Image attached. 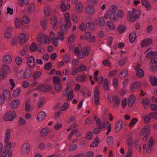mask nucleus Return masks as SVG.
<instances>
[{
	"instance_id": "obj_1",
	"label": "nucleus",
	"mask_w": 157,
	"mask_h": 157,
	"mask_svg": "<svg viewBox=\"0 0 157 157\" xmlns=\"http://www.w3.org/2000/svg\"><path fill=\"white\" fill-rule=\"evenodd\" d=\"M140 15V11L138 10H133V13L132 14L131 11H128L127 14V20L128 21L133 22L138 19Z\"/></svg>"
},
{
	"instance_id": "obj_2",
	"label": "nucleus",
	"mask_w": 157,
	"mask_h": 157,
	"mask_svg": "<svg viewBox=\"0 0 157 157\" xmlns=\"http://www.w3.org/2000/svg\"><path fill=\"white\" fill-rule=\"evenodd\" d=\"M150 70L152 72H155L157 71V57L156 56L153 57L151 59L149 62Z\"/></svg>"
},
{
	"instance_id": "obj_3",
	"label": "nucleus",
	"mask_w": 157,
	"mask_h": 157,
	"mask_svg": "<svg viewBox=\"0 0 157 157\" xmlns=\"http://www.w3.org/2000/svg\"><path fill=\"white\" fill-rule=\"evenodd\" d=\"M104 18L105 19H107L108 17L109 19L113 21L117 22L119 20L118 16L116 13H111L109 11H107L105 15Z\"/></svg>"
},
{
	"instance_id": "obj_4",
	"label": "nucleus",
	"mask_w": 157,
	"mask_h": 157,
	"mask_svg": "<svg viewBox=\"0 0 157 157\" xmlns=\"http://www.w3.org/2000/svg\"><path fill=\"white\" fill-rule=\"evenodd\" d=\"M52 89L50 86L43 84L39 85L36 88L37 90L43 92L49 91L51 90Z\"/></svg>"
},
{
	"instance_id": "obj_5",
	"label": "nucleus",
	"mask_w": 157,
	"mask_h": 157,
	"mask_svg": "<svg viewBox=\"0 0 157 157\" xmlns=\"http://www.w3.org/2000/svg\"><path fill=\"white\" fill-rule=\"evenodd\" d=\"M16 117V114L14 111H10L7 112L4 116L6 121H9L13 120Z\"/></svg>"
},
{
	"instance_id": "obj_6",
	"label": "nucleus",
	"mask_w": 157,
	"mask_h": 157,
	"mask_svg": "<svg viewBox=\"0 0 157 157\" xmlns=\"http://www.w3.org/2000/svg\"><path fill=\"white\" fill-rule=\"evenodd\" d=\"M94 102L96 105L99 104L100 92L99 90V87L96 86L95 87L94 90Z\"/></svg>"
},
{
	"instance_id": "obj_7",
	"label": "nucleus",
	"mask_w": 157,
	"mask_h": 157,
	"mask_svg": "<svg viewBox=\"0 0 157 157\" xmlns=\"http://www.w3.org/2000/svg\"><path fill=\"white\" fill-rule=\"evenodd\" d=\"M30 146L28 143H25L23 144L21 148V152L24 155L29 153L30 150Z\"/></svg>"
},
{
	"instance_id": "obj_8",
	"label": "nucleus",
	"mask_w": 157,
	"mask_h": 157,
	"mask_svg": "<svg viewBox=\"0 0 157 157\" xmlns=\"http://www.w3.org/2000/svg\"><path fill=\"white\" fill-rule=\"evenodd\" d=\"M29 39V36L28 35H25L23 33H21L19 36V43L21 45H23Z\"/></svg>"
},
{
	"instance_id": "obj_9",
	"label": "nucleus",
	"mask_w": 157,
	"mask_h": 157,
	"mask_svg": "<svg viewBox=\"0 0 157 157\" xmlns=\"http://www.w3.org/2000/svg\"><path fill=\"white\" fill-rule=\"evenodd\" d=\"M140 133L142 136L149 135L150 134V126L149 125L145 126L141 130Z\"/></svg>"
},
{
	"instance_id": "obj_10",
	"label": "nucleus",
	"mask_w": 157,
	"mask_h": 157,
	"mask_svg": "<svg viewBox=\"0 0 157 157\" xmlns=\"http://www.w3.org/2000/svg\"><path fill=\"white\" fill-rule=\"evenodd\" d=\"M57 23V18L56 16H52L51 19V23L54 30H56L57 29L56 25Z\"/></svg>"
},
{
	"instance_id": "obj_11",
	"label": "nucleus",
	"mask_w": 157,
	"mask_h": 157,
	"mask_svg": "<svg viewBox=\"0 0 157 157\" xmlns=\"http://www.w3.org/2000/svg\"><path fill=\"white\" fill-rule=\"evenodd\" d=\"M83 6L82 4L80 2L77 3L75 6V11L77 13H80L82 10Z\"/></svg>"
},
{
	"instance_id": "obj_12",
	"label": "nucleus",
	"mask_w": 157,
	"mask_h": 157,
	"mask_svg": "<svg viewBox=\"0 0 157 157\" xmlns=\"http://www.w3.org/2000/svg\"><path fill=\"white\" fill-rule=\"evenodd\" d=\"M152 42L151 39H146L144 40L141 44V47H143L150 45Z\"/></svg>"
},
{
	"instance_id": "obj_13",
	"label": "nucleus",
	"mask_w": 157,
	"mask_h": 157,
	"mask_svg": "<svg viewBox=\"0 0 157 157\" xmlns=\"http://www.w3.org/2000/svg\"><path fill=\"white\" fill-rule=\"evenodd\" d=\"M46 116V114L45 112L41 111L37 115V120L38 121H41L45 118Z\"/></svg>"
},
{
	"instance_id": "obj_14",
	"label": "nucleus",
	"mask_w": 157,
	"mask_h": 157,
	"mask_svg": "<svg viewBox=\"0 0 157 157\" xmlns=\"http://www.w3.org/2000/svg\"><path fill=\"white\" fill-rule=\"evenodd\" d=\"M34 59L33 56L29 57L27 60V64L28 66L31 68H33L35 66Z\"/></svg>"
},
{
	"instance_id": "obj_15",
	"label": "nucleus",
	"mask_w": 157,
	"mask_h": 157,
	"mask_svg": "<svg viewBox=\"0 0 157 157\" xmlns=\"http://www.w3.org/2000/svg\"><path fill=\"white\" fill-rule=\"evenodd\" d=\"M136 98L135 96L133 95H131L129 98L128 102V105L129 107H131L134 103Z\"/></svg>"
},
{
	"instance_id": "obj_16",
	"label": "nucleus",
	"mask_w": 157,
	"mask_h": 157,
	"mask_svg": "<svg viewBox=\"0 0 157 157\" xmlns=\"http://www.w3.org/2000/svg\"><path fill=\"white\" fill-rule=\"evenodd\" d=\"M136 32L132 31L129 34V39L131 43H132L135 41L136 37Z\"/></svg>"
},
{
	"instance_id": "obj_17",
	"label": "nucleus",
	"mask_w": 157,
	"mask_h": 157,
	"mask_svg": "<svg viewBox=\"0 0 157 157\" xmlns=\"http://www.w3.org/2000/svg\"><path fill=\"white\" fill-rule=\"evenodd\" d=\"M10 132L11 131L9 129L6 130L4 137L5 142H7L10 140L11 137Z\"/></svg>"
},
{
	"instance_id": "obj_18",
	"label": "nucleus",
	"mask_w": 157,
	"mask_h": 157,
	"mask_svg": "<svg viewBox=\"0 0 157 157\" xmlns=\"http://www.w3.org/2000/svg\"><path fill=\"white\" fill-rule=\"evenodd\" d=\"M86 76L84 74L78 75L76 77V80L79 82L82 83L86 81Z\"/></svg>"
},
{
	"instance_id": "obj_19",
	"label": "nucleus",
	"mask_w": 157,
	"mask_h": 157,
	"mask_svg": "<svg viewBox=\"0 0 157 157\" xmlns=\"http://www.w3.org/2000/svg\"><path fill=\"white\" fill-rule=\"evenodd\" d=\"M122 122L120 120H118L115 126V131L117 132L123 128L122 126Z\"/></svg>"
},
{
	"instance_id": "obj_20",
	"label": "nucleus",
	"mask_w": 157,
	"mask_h": 157,
	"mask_svg": "<svg viewBox=\"0 0 157 157\" xmlns=\"http://www.w3.org/2000/svg\"><path fill=\"white\" fill-rule=\"evenodd\" d=\"M20 104V101L18 99L13 100L10 104V107L13 109H15L18 107Z\"/></svg>"
},
{
	"instance_id": "obj_21",
	"label": "nucleus",
	"mask_w": 157,
	"mask_h": 157,
	"mask_svg": "<svg viewBox=\"0 0 157 157\" xmlns=\"http://www.w3.org/2000/svg\"><path fill=\"white\" fill-rule=\"evenodd\" d=\"M157 56V52L151 51L147 53L146 58L147 59H149L155 56Z\"/></svg>"
},
{
	"instance_id": "obj_22",
	"label": "nucleus",
	"mask_w": 157,
	"mask_h": 157,
	"mask_svg": "<svg viewBox=\"0 0 157 157\" xmlns=\"http://www.w3.org/2000/svg\"><path fill=\"white\" fill-rule=\"evenodd\" d=\"M12 60L11 56L8 55L4 56L3 59V62L4 63H9Z\"/></svg>"
},
{
	"instance_id": "obj_23",
	"label": "nucleus",
	"mask_w": 157,
	"mask_h": 157,
	"mask_svg": "<svg viewBox=\"0 0 157 157\" xmlns=\"http://www.w3.org/2000/svg\"><path fill=\"white\" fill-rule=\"evenodd\" d=\"M86 12L89 14H92L94 13V9L91 6H88L85 10Z\"/></svg>"
},
{
	"instance_id": "obj_24",
	"label": "nucleus",
	"mask_w": 157,
	"mask_h": 157,
	"mask_svg": "<svg viewBox=\"0 0 157 157\" xmlns=\"http://www.w3.org/2000/svg\"><path fill=\"white\" fill-rule=\"evenodd\" d=\"M12 154V151L4 150L2 154V157H11Z\"/></svg>"
},
{
	"instance_id": "obj_25",
	"label": "nucleus",
	"mask_w": 157,
	"mask_h": 157,
	"mask_svg": "<svg viewBox=\"0 0 157 157\" xmlns=\"http://www.w3.org/2000/svg\"><path fill=\"white\" fill-rule=\"evenodd\" d=\"M31 70L29 68H27L25 70L24 77L25 79L29 78L30 77L32 74Z\"/></svg>"
},
{
	"instance_id": "obj_26",
	"label": "nucleus",
	"mask_w": 157,
	"mask_h": 157,
	"mask_svg": "<svg viewBox=\"0 0 157 157\" xmlns=\"http://www.w3.org/2000/svg\"><path fill=\"white\" fill-rule=\"evenodd\" d=\"M141 86L140 83L139 82H136L134 83L132 86L131 88V91H133L134 89H138Z\"/></svg>"
},
{
	"instance_id": "obj_27",
	"label": "nucleus",
	"mask_w": 157,
	"mask_h": 157,
	"mask_svg": "<svg viewBox=\"0 0 157 157\" xmlns=\"http://www.w3.org/2000/svg\"><path fill=\"white\" fill-rule=\"evenodd\" d=\"M55 90L57 93L60 92L62 90V85L61 84L56 83L55 84Z\"/></svg>"
},
{
	"instance_id": "obj_28",
	"label": "nucleus",
	"mask_w": 157,
	"mask_h": 157,
	"mask_svg": "<svg viewBox=\"0 0 157 157\" xmlns=\"http://www.w3.org/2000/svg\"><path fill=\"white\" fill-rule=\"evenodd\" d=\"M48 133V129L46 128H43L40 132V136L42 137L46 136Z\"/></svg>"
},
{
	"instance_id": "obj_29",
	"label": "nucleus",
	"mask_w": 157,
	"mask_h": 157,
	"mask_svg": "<svg viewBox=\"0 0 157 157\" xmlns=\"http://www.w3.org/2000/svg\"><path fill=\"white\" fill-rule=\"evenodd\" d=\"M150 81L151 84L153 86H156L157 85V78L155 77L150 76Z\"/></svg>"
},
{
	"instance_id": "obj_30",
	"label": "nucleus",
	"mask_w": 157,
	"mask_h": 157,
	"mask_svg": "<svg viewBox=\"0 0 157 157\" xmlns=\"http://www.w3.org/2000/svg\"><path fill=\"white\" fill-rule=\"evenodd\" d=\"M142 5L148 10L151 9V6L147 0H141Z\"/></svg>"
},
{
	"instance_id": "obj_31",
	"label": "nucleus",
	"mask_w": 157,
	"mask_h": 157,
	"mask_svg": "<svg viewBox=\"0 0 157 157\" xmlns=\"http://www.w3.org/2000/svg\"><path fill=\"white\" fill-rule=\"evenodd\" d=\"M99 142L98 138L96 137L94 139L93 143L90 145V147H96L98 146Z\"/></svg>"
},
{
	"instance_id": "obj_32",
	"label": "nucleus",
	"mask_w": 157,
	"mask_h": 157,
	"mask_svg": "<svg viewBox=\"0 0 157 157\" xmlns=\"http://www.w3.org/2000/svg\"><path fill=\"white\" fill-rule=\"evenodd\" d=\"M90 51V48L89 47L86 48H83L82 49V53L83 55L86 56H87Z\"/></svg>"
},
{
	"instance_id": "obj_33",
	"label": "nucleus",
	"mask_w": 157,
	"mask_h": 157,
	"mask_svg": "<svg viewBox=\"0 0 157 157\" xmlns=\"http://www.w3.org/2000/svg\"><path fill=\"white\" fill-rule=\"evenodd\" d=\"M3 95L5 99L9 98L10 97V92L9 90H6L3 91Z\"/></svg>"
},
{
	"instance_id": "obj_34",
	"label": "nucleus",
	"mask_w": 157,
	"mask_h": 157,
	"mask_svg": "<svg viewBox=\"0 0 157 157\" xmlns=\"http://www.w3.org/2000/svg\"><path fill=\"white\" fill-rule=\"evenodd\" d=\"M78 146L76 144H73L69 146L68 151H73L76 150Z\"/></svg>"
},
{
	"instance_id": "obj_35",
	"label": "nucleus",
	"mask_w": 157,
	"mask_h": 157,
	"mask_svg": "<svg viewBox=\"0 0 157 157\" xmlns=\"http://www.w3.org/2000/svg\"><path fill=\"white\" fill-rule=\"evenodd\" d=\"M126 27H124L123 25H120L117 29V31L119 33H121L124 32V30L126 29Z\"/></svg>"
},
{
	"instance_id": "obj_36",
	"label": "nucleus",
	"mask_w": 157,
	"mask_h": 157,
	"mask_svg": "<svg viewBox=\"0 0 157 157\" xmlns=\"http://www.w3.org/2000/svg\"><path fill=\"white\" fill-rule=\"evenodd\" d=\"M29 19L26 16H24L22 18V20L20 21L21 24L22 25L23 23L27 24L29 22Z\"/></svg>"
},
{
	"instance_id": "obj_37",
	"label": "nucleus",
	"mask_w": 157,
	"mask_h": 157,
	"mask_svg": "<svg viewBox=\"0 0 157 157\" xmlns=\"http://www.w3.org/2000/svg\"><path fill=\"white\" fill-rule=\"evenodd\" d=\"M107 25L111 30H113L115 29V27L113 23L111 21H108L107 22Z\"/></svg>"
},
{
	"instance_id": "obj_38",
	"label": "nucleus",
	"mask_w": 157,
	"mask_h": 157,
	"mask_svg": "<svg viewBox=\"0 0 157 157\" xmlns=\"http://www.w3.org/2000/svg\"><path fill=\"white\" fill-rule=\"evenodd\" d=\"M18 4L21 7L23 6L24 3L26 5L28 4L29 2V0H18Z\"/></svg>"
},
{
	"instance_id": "obj_39",
	"label": "nucleus",
	"mask_w": 157,
	"mask_h": 157,
	"mask_svg": "<svg viewBox=\"0 0 157 157\" xmlns=\"http://www.w3.org/2000/svg\"><path fill=\"white\" fill-rule=\"evenodd\" d=\"M30 103V100H28L25 105V111L27 112H29L30 111L31 105Z\"/></svg>"
},
{
	"instance_id": "obj_40",
	"label": "nucleus",
	"mask_w": 157,
	"mask_h": 157,
	"mask_svg": "<svg viewBox=\"0 0 157 157\" xmlns=\"http://www.w3.org/2000/svg\"><path fill=\"white\" fill-rule=\"evenodd\" d=\"M128 74V72L127 70H125L121 72L119 75V77L121 78H124L127 77Z\"/></svg>"
},
{
	"instance_id": "obj_41",
	"label": "nucleus",
	"mask_w": 157,
	"mask_h": 157,
	"mask_svg": "<svg viewBox=\"0 0 157 157\" xmlns=\"http://www.w3.org/2000/svg\"><path fill=\"white\" fill-rule=\"evenodd\" d=\"M37 46L36 44L34 42L32 43L30 47L29 50L31 52H34L36 50Z\"/></svg>"
},
{
	"instance_id": "obj_42",
	"label": "nucleus",
	"mask_w": 157,
	"mask_h": 157,
	"mask_svg": "<svg viewBox=\"0 0 157 157\" xmlns=\"http://www.w3.org/2000/svg\"><path fill=\"white\" fill-rule=\"evenodd\" d=\"M86 26L87 28L90 30H93L94 29V25L92 22L86 23Z\"/></svg>"
},
{
	"instance_id": "obj_43",
	"label": "nucleus",
	"mask_w": 157,
	"mask_h": 157,
	"mask_svg": "<svg viewBox=\"0 0 157 157\" xmlns=\"http://www.w3.org/2000/svg\"><path fill=\"white\" fill-rule=\"evenodd\" d=\"M136 75L139 78H142L144 76V71L142 69H140L137 71Z\"/></svg>"
},
{
	"instance_id": "obj_44",
	"label": "nucleus",
	"mask_w": 157,
	"mask_h": 157,
	"mask_svg": "<svg viewBox=\"0 0 157 157\" xmlns=\"http://www.w3.org/2000/svg\"><path fill=\"white\" fill-rule=\"evenodd\" d=\"M127 144L128 147H131L133 145V139L132 137L128 138L127 140Z\"/></svg>"
},
{
	"instance_id": "obj_45",
	"label": "nucleus",
	"mask_w": 157,
	"mask_h": 157,
	"mask_svg": "<svg viewBox=\"0 0 157 157\" xmlns=\"http://www.w3.org/2000/svg\"><path fill=\"white\" fill-rule=\"evenodd\" d=\"M63 59L65 63H67L70 61V56L68 54H66L63 57Z\"/></svg>"
},
{
	"instance_id": "obj_46",
	"label": "nucleus",
	"mask_w": 157,
	"mask_h": 157,
	"mask_svg": "<svg viewBox=\"0 0 157 157\" xmlns=\"http://www.w3.org/2000/svg\"><path fill=\"white\" fill-rule=\"evenodd\" d=\"M135 147L137 149L140 148L139 152L140 151L141 148L140 143V140L139 139H136L134 142Z\"/></svg>"
},
{
	"instance_id": "obj_47",
	"label": "nucleus",
	"mask_w": 157,
	"mask_h": 157,
	"mask_svg": "<svg viewBox=\"0 0 157 157\" xmlns=\"http://www.w3.org/2000/svg\"><path fill=\"white\" fill-rule=\"evenodd\" d=\"M107 142L109 145L112 146L113 143V137L111 136H108L107 138Z\"/></svg>"
},
{
	"instance_id": "obj_48",
	"label": "nucleus",
	"mask_w": 157,
	"mask_h": 157,
	"mask_svg": "<svg viewBox=\"0 0 157 157\" xmlns=\"http://www.w3.org/2000/svg\"><path fill=\"white\" fill-rule=\"evenodd\" d=\"M142 103L143 106L145 107L146 106L149 104V101L148 98H145L143 99L142 101Z\"/></svg>"
},
{
	"instance_id": "obj_49",
	"label": "nucleus",
	"mask_w": 157,
	"mask_h": 157,
	"mask_svg": "<svg viewBox=\"0 0 157 157\" xmlns=\"http://www.w3.org/2000/svg\"><path fill=\"white\" fill-rule=\"evenodd\" d=\"M53 81L54 84L56 83L60 84L61 82L59 78L57 76H55L53 77Z\"/></svg>"
},
{
	"instance_id": "obj_50",
	"label": "nucleus",
	"mask_w": 157,
	"mask_h": 157,
	"mask_svg": "<svg viewBox=\"0 0 157 157\" xmlns=\"http://www.w3.org/2000/svg\"><path fill=\"white\" fill-rule=\"evenodd\" d=\"M6 143L4 150L11 151L10 149L11 147V143L10 142H5Z\"/></svg>"
},
{
	"instance_id": "obj_51",
	"label": "nucleus",
	"mask_w": 157,
	"mask_h": 157,
	"mask_svg": "<svg viewBox=\"0 0 157 157\" xmlns=\"http://www.w3.org/2000/svg\"><path fill=\"white\" fill-rule=\"evenodd\" d=\"M127 61V59L126 57L121 58L119 61V64L120 66H122Z\"/></svg>"
},
{
	"instance_id": "obj_52",
	"label": "nucleus",
	"mask_w": 157,
	"mask_h": 157,
	"mask_svg": "<svg viewBox=\"0 0 157 157\" xmlns=\"http://www.w3.org/2000/svg\"><path fill=\"white\" fill-rule=\"evenodd\" d=\"M41 75V72L40 71H36L33 73V76L35 79L39 77Z\"/></svg>"
},
{
	"instance_id": "obj_53",
	"label": "nucleus",
	"mask_w": 157,
	"mask_h": 157,
	"mask_svg": "<svg viewBox=\"0 0 157 157\" xmlns=\"http://www.w3.org/2000/svg\"><path fill=\"white\" fill-rule=\"evenodd\" d=\"M103 89L104 90H109L108 82L106 78L104 80Z\"/></svg>"
},
{
	"instance_id": "obj_54",
	"label": "nucleus",
	"mask_w": 157,
	"mask_h": 157,
	"mask_svg": "<svg viewBox=\"0 0 157 157\" xmlns=\"http://www.w3.org/2000/svg\"><path fill=\"white\" fill-rule=\"evenodd\" d=\"M64 33L62 32L61 31L59 32L58 33V37L59 39L63 41L64 40Z\"/></svg>"
},
{
	"instance_id": "obj_55",
	"label": "nucleus",
	"mask_w": 157,
	"mask_h": 157,
	"mask_svg": "<svg viewBox=\"0 0 157 157\" xmlns=\"http://www.w3.org/2000/svg\"><path fill=\"white\" fill-rule=\"evenodd\" d=\"M117 7L114 5L111 6L110 8V11L111 12V13H115V12L117 11Z\"/></svg>"
},
{
	"instance_id": "obj_56",
	"label": "nucleus",
	"mask_w": 157,
	"mask_h": 157,
	"mask_svg": "<svg viewBox=\"0 0 157 157\" xmlns=\"http://www.w3.org/2000/svg\"><path fill=\"white\" fill-rule=\"evenodd\" d=\"M132 150L131 147L128 149V151L125 157H132Z\"/></svg>"
},
{
	"instance_id": "obj_57",
	"label": "nucleus",
	"mask_w": 157,
	"mask_h": 157,
	"mask_svg": "<svg viewBox=\"0 0 157 157\" xmlns=\"http://www.w3.org/2000/svg\"><path fill=\"white\" fill-rule=\"evenodd\" d=\"M7 74V72L0 70V79L2 80L6 76Z\"/></svg>"
},
{
	"instance_id": "obj_58",
	"label": "nucleus",
	"mask_w": 157,
	"mask_h": 157,
	"mask_svg": "<svg viewBox=\"0 0 157 157\" xmlns=\"http://www.w3.org/2000/svg\"><path fill=\"white\" fill-rule=\"evenodd\" d=\"M138 121V119L136 118H132L129 124V126L131 127H132Z\"/></svg>"
},
{
	"instance_id": "obj_59",
	"label": "nucleus",
	"mask_w": 157,
	"mask_h": 157,
	"mask_svg": "<svg viewBox=\"0 0 157 157\" xmlns=\"http://www.w3.org/2000/svg\"><path fill=\"white\" fill-rule=\"evenodd\" d=\"M74 97V94L73 93V90H71L69 93L68 96V99L67 101H70L72 100Z\"/></svg>"
},
{
	"instance_id": "obj_60",
	"label": "nucleus",
	"mask_w": 157,
	"mask_h": 157,
	"mask_svg": "<svg viewBox=\"0 0 157 157\" xmlns=\"http://www.w3.org/2000/svg\"><path fill=\"white\" fill-rule=\"evenodd\" d=\"M155 140L153 139L152 137H151L149 139L148 141L147 145L152 147L153 145L155 144Z\"/></svg>"
},
{
	"instance_id": "obj_61",
	"label": "nucleus",
	"mask_w": 157,
	"mask_h": 157,
	"mask_svg": "<svg viewBox=\"0 0 157 157\" xmlns=\"http://www.w3.org/2000/svg\"><path fill=\"white\" fill-rule=\"evenodd\" d=\"M68 106V103L67 102H65L60 107V109L61 111H65L67 109Z\"/></svg>"
},
{
	"instance_id": "obj_62",
	"label": "nucleus",
	"mask_w": 157,
	"mask_h": 157,
	"mask_svg": "<svg viewBox=\"0 0 157 157\" xmlns=\"http://www.w3.org/2000/svg\"><path fill=\"white\" fill-rule=\"evenodd\" d=\"M10 69V68L6 65H3L1 67V70L3 71L7 72Z\"/></svg>"
},
{
	"instance_id": "obj_63",
	"label": "nucleus",
	"mask_w": 157,
	"mask_h": 157,
	"mask_svg": "<svg viewBox=\"0 0 157 157\" xmlns=\"http://www.w3.org/2000/svg\"><path fill=\"white\" fill-rule=\"evenodd\" d=\"M52 63L51 62H49L46 63L44 66V68L46 70H49L52 67Z\"/></svg>"
},
{
	"instance_id": "obj_64",
	"label": "nucleus",
	"mask_w": 157,
	"mask_h": 157,
	"mask_svg": "<svg viewBox=\"0 0 157 157\" xmlns=\"http://www.w3.org/2000/svg\"><path fill=\"white\" fill-rule=\"evenodd\" d=\"M151 110L152 111L157 112V105L154 104H151L150 105Z\"/></svg>"
}]
</instances>
